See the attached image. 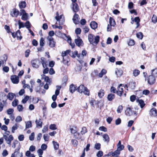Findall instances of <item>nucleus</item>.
Masks as SVG:
<instances>
[{
	"instance_id": "obj_1",
	"label": "nucleus",
	"mask_w": 157,
	"mask_h": 157,
	"mask_svg": "<svg viewBox=\"0 0 157 157\" xmlns=\"http://www.w3.org/2000/svg\"><path fill=\"white\" fill-rule=\"evenodd\" d=\"M88 40L90 43L96 45L99 42L100 37L99 36H95L91 34L89 35Z\"/></svg>"
},
{
	"instance_id": "obj_2",
	"label": "nucleus",
	"mask_w": 157,
	"mask_h": 157,
	"mask_svg": "<svg viewBox=\"0 0 157 157\" xmlns=\"http://www.w3.org/2000/svg\"><path fill=\"white\" fill-rule=\"evenodd\" d=\"M76 90L80 93H83L85 95H89L90 94L89 90L83 85H80L77 88Z\"/></svg>"
},
{
	"instance_id": "obj_3",
	"label": "nucleus",
	"mask_w": 157,
	"mask_h": 157,
	"mask_svg": "<svg viewBox=\"0 0 157 157\" xmlns=\"http://www.w3.org/2000/svg\"><path fill=\"white\" fill-rule=\"evenodd\" d=\"M155 78L153 75H150L147 78H146V80L147 79V82L149 84L151 85L155 82Z\"/></svg>"
},
{
	"instance_id": "obj_4",
	"label": "nucleus",
	"mask_w": 157,
	"mask_h": 157,
	"mask_svg": "<svg viewBox=\"0 0 157 157\" xmlns=\"http://www.w3.org/2000/svg\"><path fill=\"white\" fill-rule=\"evenodd\" d=\"M40 63V61L38 59H34L31 61V63L32 67L33 68H37L39 67V64Z\"/></svg>"
},
{
	"instance_id": "obj_5",
	"label": "nucleus",
	"mask_w": 157,
	"mask_h": 157,
	"mask_svg": "<svg viewBox=\"0 0 157 157\" xmlns=\"http://www.w3.org/2000/svg\"><path fill=\"white\" fill-rule=\"evenodd\" d=\"M47 39L49 41V46L51 48L55 47L56 42L52 37L48 36Z\"/></svg>"
},
{
	"instance_id": "obj_6",
	"label": "nucleus",
	"mask_w": 157,
	"mask_h": 157,
	"mask_svg": "<svg viewBox=\"0 0 157 157\" xmlns=\"http://www.w3.org/2000/svg\"><path fill=\"white\" fill-rule=\"evenodd\" d=\"M122 85H123L122 84H121L118 86V87H117L118 90L116 92L117 94L118 95L120 96V97H121V96L122 94H123V93L124 92L123 89L122 88H120L121 86H122Z\"/></svg>"
},
{
	"instance_id": "obj_7",
	"label": "nucleus",
	"mask_w": 157,
	"mask_h": 157,
	"mask_svg": "<svg viewBox=\"0 0 157 157\" xmlns=\"http://www.w3.org/2000/svg\"><path fill=\"white\" fill-rule=\"evenodd\" d=\"M79 16L77 13H75L73 16L72 20L75 24H78L79 23Z\"/></svg>"
},
{
	"instance_id": "obj_8",
	"label": "nucleus",
	"mask_w": 157,
	"mask_h": 157,
	"mask_svg": "<svg viewBox=\"0 0 157 157\" xmlns=\"http://www.w3.org/2000/svg\"><path fill=\"white\" fill-rule=\"evenodd\" d=\"M150 115L154 117L157 116V110L156 109L154 108H152L150 111Z\"/></svg>"
},
{
	"instance_id": "obj_9",
	"label": "nucleus",
	"mask_w": 157,
	"mask_h": 157,
	"mask_svg": "<svg viewBox=\"0 0 157 157\" xmlns=\"http://www.w3.org/2000/svg\"><path fill=\"white\" fill-rule=\"evenodd\" d=\"M11 79L12 82L14 84H17L19 82L18 77L15 75L11 76Z\"/></svg>"
},
{
	"instance_id": "obj_10",
	"label": "nucleus",
	"mask_w": 157,
	"mask_h": 157,
	"mask_svg": "<svg viewBox=\"0 0 157 157\" xmlns=\"http://www.w3.org/2000/svg\"><path fill=\"white\" fill-rule=\"evenodd\" d=\"M69 55L73 58L75 57L76 56L78 58H79L80 56V54H78V52L77 51H75L74 52L73 51L71 52L70 50V52L69 53Z\"/></svg>"
},
{
	"instance_id": "obj_11",
	"label": "nucleus",
	"mask_w": 157,
	"mask_h": 157,
	"mask_svg": "<svg viewBox=\"0 0 157 157\" xmlns=\"http://www.w3.org/2000/svg\"><path fill=\"white\" fill-rule=\"evenodd\" d=\"M36 127L41 128L42 126V121L41 118H40L38 119H36L35 121Z\"/></svg>"
},
{
	"instance_id": "obj_12",
	"label": "nucleus",
	"mask_w": 157,
	"mask_h": 157,
	"mask_svg": "<svg viewBox=\"0 0 157 157\" xmlns=\"http://www.w3.org/2000/svg\"><path fill=\"white\" fill-rule=\"evenodd\" d=\"M128 86L131 90L134 89L136 87V82L132 81L129 82Z\"/></svg>"
},
{
	"instance_id": "obj_13",
	"label": "nucleus",
	"mask_w": 157,
	"mask_h": 157,
	"mask_svg": "<svg viewBox=\"0 0 157 157\" xmlns=\"http://www.w3.org/2000/svg\"><path fill=\"white\" fill-rule=\"evenodd\" d=\"M72 10L74 12H77L79 10L78 4L76 3H72Z\"/></svg>"
},
{
	"instance_id": "obj_14",
	"label": "nucleus",
	"mask_w": 157,
	"mask_h": 157,
	"mask_svg": "<svg viewBox=\"0 0 157 157\" xmlns=\"http://www.w3.org/2000/svg\"><path fill=\"white\" fill-rule=\"evenodd\" d=\"M75 42L77 46L80 47V46L82 45V40L80 38V37H78V38L75 40Z\"/></svg>"
},
{
	"instance_id": "obj_15",
	"label": "nucleus",
	"mask_w": 157,
	"mask_h": 157,
	"mask_svg": "<svg viewBox=\"0 0 157 157\" xmlns=\"http://www.w3.org/2000/svg\"><path fill=\"white\" fill-rule=\"evenodd\" d=\"M77 88L73 84H71L70 86L69 90L70 92L72 93H73L76 90Z\"/></svg>"
},
{
	"instance_id": "obj_16",
	"label": "nucleus",
	"mask_w": 157,
	"mask_h": 157,
	"mask_svg": "<svg viewBox=\"0 0 157 157\" xmlns=\"http://www.w3.org/2000/svg\"><path fill=\"white\" fill-rule=\"evenodd\" d=\"M19 11L17 9H15L13 10V13H11V15L13 17H17L19 14Z\"/></svg>"
},
{
	"instance_id": "obj_17",
	"label": "nucleus",
	"mask_w": 157,
	"mask_h": 157,
	"mask_svg": "<svg viewBox=\"0 0 157 157\" xmlns=\"http://www.w3.org/2000/svg\"><path fill=\"white\" fill-rule=\"evenodd\" d=\"M117 149L120 151L123 150L124 148V146L123 145L121 144V141H119L117 145Z\"/></svg>"
},
{
	"instance_id": "obj_18",
	"label": "nucleus",
	"mask_w": 157,
	"mask_h": 157,
	"mask_svg": "<svg viewBox=\"0 0 157 157\" xmlns=\"http://www.w3.org/2000/svg\"><path fill=\"white\" fill-rule=\"evenodd\" d=\"M133 20L134 22L136 23V29L138 28L140 25V19L139 17H135V18L133 19Z\"/></svg>"
},
{
	"instance_id": "obj_19",
	"label": "nucleus",
	"mask_w": 157,
	"mask_h": 157,
	"mask_svg": "<svg viewBox=\"0 0 157 157\" xmlns=\"http://www.w3.org/2000/svg\"><path fill=\"white\" fill-rule=\"evenodd\" d=\"M136 101L137 102L139 103L141 108H143L145 104L144 103V101L143 100L137 99H136Z\"/></svg>"
},
{
	"instance_id": "obj_20",
	"label": "nucleus",
	"mask_w": 157,
	"mask_h": 157,
	"mask_svg": "<svg viewBox=\"0 0 157 157\" xmlns=\"http://www.w3.org/2000/svg\"><path fill=\"white\" fill-rule=\"evenodd\" d=\"M107 98L108 101H111L115 98V95L113 94H110L108 95Z\"/></svg>"
},
{
	"instance_id": "obj_21",
	"label": "nucleus",
	"mask_w": 157,
	"mask_h": 157,
	"mask_svg": "<svg viewBox=\"0 0 157 157\" xmlns=\"http://www.w3.org/2000/svg\"><path fill=\"white\" fill-rule=\"evenodd\" d=\"M125 113L128 116H130L133 114V112L131 109L129 107L125 111Z\"/></svg>"
},
{
	"instance_id": "obj_22",
	"label": "nucleus",
	"mask_w": 157,
	"mask_h": 157,
	"mask_svg": "<svg viewBox=\"0 0 157 157\" xmlns=\"http://www.w3.org/2000/svg\"><path fill=\"white\" fill-rule=\"evenodd\" d=\"M91 28L93 29H95L97 27L98 24L95 21H92L90 24Z\"/></svg>"
},
{
	"instance_id": "obj_23",
	"label": "nucleus",
	"mask_w": 157,
	"mask_h": 157,
	"mask_svg": "<svg viewBox=\"0 0 157 157\" xmlns=\"http://www.w3.org/2000/svg\"><path fill=\"white\" fill-rule=\"evenodd\" d=\"M26 3L25 1H21L19 2V6L21 9L24 8L26 6Z\"/></svg>"
},
{
	"instance_id": "obj_24",
	"label": "nucleus",
	"mask_w": 157,
	"mask_h": 157,
	"mask_svg": "<svg viewBox=\"0 0 157 157\" xmlns=\"http://www.w3.org/2000/svg\"><path fill=\"white\" fill-rule=\"evenodd\" d=\"M21 33L19 30H18L16 33V36L17 40H21L22 38V36H21Z\"/></svg>"
},
{
	"instance_id": "obj_25",
	"label": "nucleus",
	"mask_w": 157,
	"mask_h": 157,
	"mask_svg": "<svg viewBox=\"0 0 157 157\" xmlns=\"http://www.w3.org/2000/svg\"><path fill=\"white\" fill-rule=\"evenodd\" d=\"M15 96V94L12 93H9L7 95V98L10 100H12L14 97Z\"/></svg>"
},
{
	"instance_id": "obj_26",
	"label": "nucleus",
	"mask_w": 157,
	"mask_h": 157,
	"mask_svg": "<svg viewBox=\"0 0 157 157\" xmlns=\"http://www.w3.org/2000/svg\"><path fill=\"white\" fill-rule=\"evenodd\" d=\"M69 61L68 57H63V62L65 65H68Z\"/></svg>"
},
{
	"instance_id": "obj_27",
	"label": "nucleus",
	"mask_w": 157,
	"mask_h": 157,
	"mask_svg": "<svg viewBox=\"0 0 157 157\" xmlns=\"http://www.w3.org/2000/svg\"><path fill=\"white\" fill-rule=\"evenodd\" d=\"M56 15L57 16L55 17V19H56V20L59 21V25H61L63 24V22L60 23V19H61L62 18V15H60V16H59V14L58 13V12H57L56 13Z\"/></svg>"
},
{
	"instance_id": "obj_28",
	"label": "nucleus",
	"mask_w": 157,
	"mask_h": 157,
	"mask_svg": "<svg viewBox=\"0 0 157 157\" xmlns=\"http://www.w3.org/2000/svg\"><path fill=\"white\" fill-rule=\"evenodd\" d=\"M32 124L31 121H29L27 122H25V129L31 128Z\"/></svg>"
},
{
	"instance_id": "obj_29",
	"label": "nucleus",
	"mask_w": 157,
	"mask_h": 157,
	"mask_svg": "<svg viewBox=\"0 0 157 157\" xmlns=\"http://www.w3.org/2000/svg\"><path fill=\"white\" fill-rule=\"evenodd\" d=\"M109 23L111 26H114L116 24L115 22L113 19L110 17L109 19Z\"/></svg>"
},
{
	"instance_id": "obj_30",
	"label": "nucleus",
	"mask_w": 157,
	"mask_h": 157,
	"mask_svg": "<svg viewBox=\"0 0 157 157\" xmlns=\"http://www.w3.org/2000/svg\"><path fill=\"white\" fill-rule=\"evenodd\" d=\"M13 138L12 135H10L9 136L6 140L7 144L10 145L11 141L13 140Z\"/></svg>"
},
{
	"instance_id": "obj_31",
	"label": "nucleus",
	"mask_w": 157,
	"mask_h": 157,
	"mask_svg": "<svg viewBox=\"0 0 157 157\" xmlns=\"http://www.w3.org/2000/svg\"><path fill=\"white\" fill-rule=\"evenodd\" d=\"M70 52V50H67L66 51L64 52H62V56L63 57H68V56H67V55L68 54H69Z\"/></svg>"
},
{
	"instance_id": "obj_32",
	"label": "nucleus",
	"mask_w": 157,
	"mask_h": 157,
	"mask_svg": "<svg viewBox=\"0 0 157 157\" xmlns=\"http://www.w3.org/2000/svg\"><path fill=\"white\" fill-rule=\"evenodd\" d=\"M151 74V75H153L154 77H157V68L152 70Z\"/></svg>"
},
{
	"instance_id": "obj_33",
	"label": "nucleus",
	"mask_w": 157,
	"mask_h": 157,
	"mask_svg": "<svg viewBox=\"0 0 157 157\" xmlns=\"http://www.w3.org/2000/svg\"><path fill=\"white\" fill-rule=\"evenodd\" d=\"M103 137L105 140V141L108 143L109 141V136L107 134H105L103 136Z\"/></svg>"
},
{
	"instance_id": "obj_34",
	"label": "nucleus",
	"mask_w": 157,
	"mask_h": 157,
	"mask_svg": "<svg viewBox=\"0 0 157 157\" xmlns=\"http://www.w3.org/2000/svg\"><path fill=\"white\" fill-rule=\"evenodd\" d=\"M104 90L102 89H101L100 90L98 93V97L100 98H101L104 95Z\"/></svg>"
},
{
	"instance_id": "obj_35",
	"label": "nucleus",
	"mask_w": 157,
	"mask_h": 157,
	"mask_svg": "<svg viewBox=\"0 0 157 157\" xmlns=\"http://www.w3.org/2000/svg\"><path fill=\"white\" fill-rule=\"evenodd\" d=\"M52 143L55 150H58L59 147V144L57 142L54 141H52Z\"/></svg>"
},
{
	"instance_id": "obj_36",
	"label": "nucleus",
	"mask_w": 157,
	"mask_h": 157,
	"mask_svg": "<svg viewBox=\"0 0 157 157\" xmlns=\"http://www.w3.org/2000/svg\"><path fill=\"white\" fill-rule=\"evenodd\" d=\"M120 151L117 149L114 152H112L111 155L113 157L115 156L116 155H118L120 153Z\"/></svg>"
},
{
	"instance_id": "obj_37",
	"label": "nucleus",
	"mask_w": 157,
	"mask_h": 157,
	"mask_svg": "<svg viewBox=\"0 0 157 157\" xmlns=\"http://www.w3.org/2000/svg\"><path fill=\"white\" fill-rule=\"evenodd\" d=\"M74 135V136L75 138L77 139H80L81 138V135L79 133H78L77 132H75V133Z\"/></svg>"
},
{
	"instance_id": "obj_38",
	"label": "nucleus",
	"mask_w": 157,
	"mask_h": 157,
	"mask_svg": "<svg viewBox=\"0 0 157 157\" xmlns=\"http://www.w3.org/2000/svg\"><path fill=\"white\" fill-rule=\"evenodd\" d=\"M137 37L140 39H142L143 37V33L141 32H139L136 33Z\"/></svg>"
},
{
	"instance_id": "obj_39",
	"label": "nucleus",
	"mask_w": 157,
	"mask_h": 157,
	"mask_svg": "<svg viewBox=\"0 0 157 157\" xmlns=\"http://www.w3.org/2000/svg\"><path fill=\"white\" fill-rule=\"evenodd\" d=\"M28 16L27 13H25V14H22L21 19L24 21H26L28 19Z\"/></svg>"
},
{
	"instance_id": "obj_40",
	"label": "nucleus",
	"mask_w": 157,
	"mask_h": 157,
	"mask_svg": "<svg viewBox=\"0 0 157 157\" xmlns=\"http://www.w3.org/2000/svg\"><path fill=\"white\" fill-rule=\"evenodd\" d=\"M18 101V100L15 99L12 102V105L15 107L17 105Z\"/></svg>"
},
{
	"instance_id": "obj_41",
	"label": "nucleus",
	"mask_w": 157,
	"mask_h": 157,
	"mask_svg": "<svg viewBox=\"0 0 157 157\" xmlns=\"http://www.w3.org/2000/svg\"><path fill=\"white\" fill-rule=\"evenodd\" d=\"M44 81L47 82V83H48L50 84L51 82L50 79L48 76H45L44 78Z\"/></svg>"
},
{
	"instance_id": "obj_42",
	"label": "nucleus",
	"mask_w": 157,
	"mask_h": 157,
	"mask_svg": "<svg viewBox=\"0 0 157 157\" xmlns=\"http://www.w3.org/2000/svg\"><path fill=\"white\" fill-rule=\"evenodd\" d=\"M71 142L74 147H76L78 144V141L76 140L72 139Z\"/></svg>"
},
{
	"instance_id": "obj_43",
	"label": "nucleus",
	"mask_w": 157,
	"mask_h": 157,
	"mask_svg": "<svg viewBox=\"0 0 157 157\" xmlns=\"http://www.w3.org/2000/svg\"><path fill=\"white\" fill-rule=\"evenodd\" d=\"M140 71L137 69H135L133 71V75L135 77L138 76L140 74Z\"/></svg>"
},
{
	"instance_id": "obj_44",
	"label": "nucleus",
	"mask_w": 157,
	"mask_h": 157,
	"mask_svg": "<svg viewBox=\"0 0 157 157\" xmlns=\"http://www.w3.org/2000/svg\"><path fill=\"white\" fill-rule=\"evenodd\" d=\"M18 126L17 124H15L12 128V133H14V131L17 130L18 128Z\"/></svg>"
},
{
	"instance_id": "obj_45",
	"label": "nucleus",
	"mask_w": 157,
	"mask_h": 157,
	"mask_svg": "<svg viewBox=\"0 0 157 157\" xmlns=\"http://www.w3.org/2000/svg\"><path fill=\"white\" fill-rule=\"evenodd\" d=\"M44 40L43 38L41 37L40 40V46L43 47L44 45Z\"/></svg>"
},
{
	"instance_id": "obj_46",
	"label": "nucleus",
	"mask_w": 157,
	"mask_h": 157,
	"mask_svg": "<svg viewBox=\"0 0 157 157\" xmlns=\"http://www.w3.org/2000/svg\"><path fill=\"white\" fill-rule=\"evenodd\" d=\"M13 109L11 108L7 110V114L10 115H12L13 113Z\"/></svg>"
},
{
	"instance_id": "obj_47",
	"label": "nucleus",
	"mask_w": 157,
	"mask_h": 157,
	"mask_svg": "<svg viewBox=\"0 0 157 157\" xmlns=\"http://www.w3.org/2000/svg\"><path fill=\"white\" fill-rule=\"evenodd\" d=\"M123 109V107L122 105H119L117 108V111L118 113H120Z\"/></svg>"
},
{
	"instance_id": "obj_48",
	"label": "nucleus",
	"mask_w": 157,
	"mask_h": 157,
	"mask_svg": "<svg viewBox=\"0 0 157 157\" xmlns=\"http://www.w3.org/2000/svg\"><path fill=\"white\" fill-rule=\"evenodd\" d=\"M1 60L3 62H4V61L5 62H6L7 59V56L6 55H4L1 57Z\"/></svg>"
},
{
	"instance_id": "obj_49",
	"label": "nucleus",
	"mask_w": 157,
	"mask_h": 157,
	"mask_svg": "<svg viewBox=\"0 0 157 157\" xmlns=\"http://www.w3.org/2000/svg\"><path fill=\"white\" fill-rule=\"evenodd\" d=\"M29 97L28 96H26L22 100V102L25 104L26 102L27 101L29 100Z\"/></svg>"
},
{
	"instance_id": "obj_50",
	"label": "nucleus",
	"mask_w": 157,
	"mask_h": 157,
	"mask_svg": "<svg viewBox=\"0 0 157 157\" xmlns=\"http://www.w3.org/2000/svg\"><path fill=\"white\" fill-rule=\"evenodd\" d=\"M18 25L19 26V29H20L21 28H24L25 27V25H24V23L20 21V20L18 21Z\"/></svg>"
},
{
	"instance_id": "obj_51",
	"label": "nucleus",
	"mask_w": 157,
	"mask_h": 157,
	"mask_svg": "<svg viewBox=\"0 0 157 157\" xmlns=\"http://www.w3.org/2000/svg\"><path fill=\"white\" fill-rule=\"evenodd\" d=\"M87 132V129L86 127H83L82 128L81 133L83 135L86 133Z\"/></svg>"
},
{
	"instance_id": "obj_52",
	"label": "nucleus",
	"mask_w": 157,
	"mask_h": 157,
	"mask_svg": "<svg viewBox=\"0 0 157 157\" xmlns=\"http://www.w3.org/2000/svg\"><path fill=\"white\" fill-rule=\"evenodd\" d=\"M25 27L27 29H29L31 27V24L30 22L29 21H27L25 23Z\"/></svg>"
},
{
	"instance_id": "obj_53",
	"label": "nucleus",
	"mask_w": 157,
	"mask_h": 157,
	"mask_svg": "<svg viewBox=\"0 0 157 157\" xmlns=\"http://www.w3.org/2000/svg\"><path fill=\"white\" fill-rule=\"evenodd\" d=\"M115 73L117 77L120 76L122 75V71L121 70H118L116 71Z\"/></svg>"
},
{
	"instance_id": "obj_54",
	"label": "nucleus",
	"mask_w": 157,
	"mask_h": 157,
	"mask_svg": "<svg viewBox=\"0 0 157 157\" xmlns=\"http://www.w3.org/2000/svg\"><path fill=\"white\" fill-rule=\"evenodd\" d=\"M99 130L100 131H102L104 132H106L107 131V128L103 126L100 127L99 128Z\"/></svg>"
},
{
	"instance_id": "obj_55",
	"label": "nucleus",
	"mask_w": 157,
	"mask_h": 157,
	"mask_svg": "<svg viewBox=\"0 0 157 157\" xmlns=\"http://www.w3.org/2000/svg\"><path fill=\"white\" fill-rule=\"evenodd\" d=\"M94 148L97 150H99L100 149L101 144L100 143H96L95 144Z\"/></svg>"
},
{
	"instance_id": "obj_56",
	"label": "nucleus",
	"mask_w": 157,
	"mask_h": 157,
	"mask_svg": "<svg viewBox=\"0 0 157 157\" xmlns=\"http://www.w3.org/2000/svg\"><path fill=\"white\" fill-rule=\"evenodd\" d=\"M49 128L52 130H56L57 129L55 124H51L49 126Z\"/></svg>"
},
{
	"instance_id": "obj_57",
	"label": "nucleus",
	"mask_w": 157,
	"mask_h": 157,
	"mask_svg": "<svg viewBox=\"0 0 157 157\" xmlns=\"http://www.w3.org/2000/svg\"><path fill=\"white\" fill-rule=\"evenodd\" d=\"M152 21L154 23L157 22V17L156 16L153 15L151 18Z\"/></svg>"
},
{
	"instance_id": "obj_58",
	"label": "nucleus",
	"mask_w": 157,
	"mask_h": 157,
	"mask_svg": "<svg viewBox=\"0 0 157 157\" xmlns=\"http://www.w3.org/2000/svg\"><path fill=\"white\" fill-rule=\"evenodd\" d=\"M35 136V134L34 132H32L30 135L29 137V139L30 140L33 141L34 140Z\"/></svg>"
},
{
	"instance_id": "obj_59",
	"label": "nucleus",
	"mask_w": 157,
	"mask_h": 157,
	"mask_svg": "<svg viewBox=\"0 0 157 157\" xmlns=\"http://www.w3.org/2000/svg\"><path fill=\"white\" fill-rule=\"evenodd\" d=\"M17 109L19 112L22 111L23 109L22 105H18Z\"/></svg>"
},
{
	"instance_id": "obj_60",
	"label": "nucleus",
	"mask_w": 157,
	"mask_h": 157,
	"mask_svg": "<svg viewBox=\"0 0 157 157\" xmlns=\"http://www.w3.org/2000/svg\"><path fill=\"white\" fill-rule=\"evenodd\" d=\"M5 29L6 30L7 33H9L10 32V29L9 26L6 25H5Z\"/></svg>"
},
{
	"instance_id": "obj_61",
	"label": "nucleus",
	"mask_w": 157,
	"mask_h": 157,
	"mask_svg": "<svg viewBox=\"0 0 157 157\" xmlns=\"http://www.w3.org/2000/svg\"><path fill=\"white\" fill-rule=\"evenodd\" d=\"M128 44L129 46L133 45L135 44V41L133 40H129Z\"/></svg>"
},
{
	"instance_id": "obj_62",
	"label": "nucleus",
	"mask_w": 157,
	"mask_h": 157,
	"mask_svg": "<svg viewBox=\"0 0 157 157\" xmlns=\"http://www.w3.org/2000/svg\"><path fill=\"white\" fill-rule=\"evenodd\" d=\"M100 104V105H98L99 106H100V107L101 108V107L103 106L104 105V102L102 100H100L98 102V104Z\"/></svg>"
},
{
	"instance_id": "obj_63",
	"label": "nucleus",
	"mask_w": 157,
	"mask_h": 157,
	"mask_svg": "<svg viewBox=\"0 0 157 157\" xmlns=\"http://www.w3.org/2000/svg\"><path fill=\"white\" fill-rule=\"evenodd\" d=\"M103 155V152L102 151H99L97 154L98 157H101Z\"/></svg>"
},
{
	"instance_id": "obj_64",
	"label": "nucleus",
	"mask_w": 157,
	"mask_h": 157,
	"mask_svg": "<svg viewBox=\"0 0 157 157\" xmlns=\"http://www.w3.org/2000/svg\"><path fill=\"white\" fill-rule=\"evenodd\" d=\"M121 123V120L120 118H118L115 121V124L116 125L120 124Z\"/></svg>"
}]
</instances>
